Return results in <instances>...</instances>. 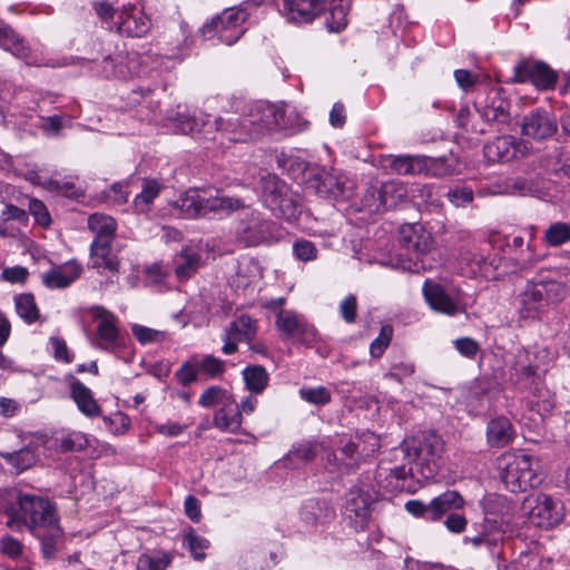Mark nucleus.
Wrapping results in <instances>:
<instances>
[{"label":"nucleus","instance_id":"obj_1","mask_svg":"<svg viewBox=\"0 0 570 570\" xmlns=\"http://www.w3.org/2000/svg\"><path fill=\"white\" fill-rule=\"evenodd\" d=\"M240 100L230 102L233 114L217 117L209 121L208 115H190L185 111H171L167 119L176 132L184 135H202L205 139H216L219 134L234 142L257 140L265 135L281 132L286 129L284 107L268 101H255L240 108Z\"/></svg>","mask_w":570,"mask_h":570},{"label":"nucleus","instance_id":"obj_2","mask_svg":"<svg viewBox=\"0 0 570 570\" xmlns=\"http://www.w3.org/2000/svg\"><path fill=\"white\" fill-rule=\"evenodd\" d=\"M443 448L442 438L431 431L404 441L401 451L406 463L394 468L380 465L375 474L377 487L392 492L402 489L409 476L419 481L434 479L441 466Z\"/></svg>","mask_w":570,"mask_h":570},{"label":"nucleus","instance_id":"obj_3","mask_svg":"<svg viewBox=\"0 0 570 570\" xmlns=\"http://www.w3.org/2000/svg\"><path fill=\"white\" fill-rule=\"evenodd\" d=\"M7 525L13 530L27 528L39 537L43 528L57 529L59 515L55 502L47 497L19 491L14 500L3 507ZM57 532V530H55Z\"/></svg>","mask_w":570,"mask_h":570},{"label":"nucleus","instance_id":"obj_4","mask_svg":"<svg viewBox=\"0 0 570 570\" xmlns=\"http://www.w3.org/2000/svg\"><path fill=\"white\" fill-rule=\"evenodd\" d=\"M563 275L558 269L541 271L519 294L517 312L522 320H538L550 304L567 296Z\"/></svg>","mask_w":570,"mask_h":570},{"label":"nucleus","instance_id":"obj_5","mask_svg":"<svg viewBox=\"0 0 570 570\" xmlns=\"http://www.w3.org/2000/svg\"><path fill=\"white\" fill-rule=\"evenodd\" d=\"M484 513L480 532L474 537H465L464 542L479 548L485 546L489 553L494 554L503 534L511 529L514 505L501 494H488L481 501Z\"/></svg>","mask_w":570,"mask_h":570},{"label":"nucleus","instance_id":"obj_6","mask_svg":"<svg viewBox=\"0 0 570 570\" xmlns=\"http://www.w3.org/2000/svg\"><path fill=\"white\" fill-rule=\"evenodd\" d=\"M94 9L108 28L120 36L139 38L150 30L151 21L142 4L127 2L115 8L100 1L94 4Z\"/></svg>","mask_w":570,"mask_h":570},{"label":"nucleus","instance_id":"obj_7","mask_svg":"<svg viewBox=\"0 0 570 570\" xmlns=\"http://www.w3.org/2000/svg\"><path fill=\"white\" fill-rule=\"evenodd\" d=\"M500 478L512 493L525 492L540 484L539 460L522 452H507L498 460Z\"/></svg>","mask_w":570,"mask_h":570},{"label":"nucleus","instance_id":"obj_8","mask_svg":"<svg viewBox=\"0 0 570 570\" xmlns=\"http://www.w3.org/2000/svg\"><path fill=\"white\" fill-rule=\"evenodd\" d=\"M257 8L256 2L244 1L239 6L225 9L205 22L199 32L205 40L217 36L220 42L232 46L244 35V24Z\"/></svg>","mask_w":570,"mask_h":570},{"label":"nucleus","instance_id":"obj_9","mask_svg":"<svg viewBox=\"0 0 570 570\" xmlns=\"http://www.w3.org/2000/svg\"><path fill=\"white\" fill-rule=\"evenodd\" d=\"M88 228L96 235L90 246L91 267L108 271L112 274L119 271V261L111 255L117 223L106 214L95 213L88 217Z\"/></svg>","mask_w":570,"mask_h":570},{"label":"nucleus","instance_id":"obj_10","mask_svg":"<svg viewBox=\"0 0 570 570\" xmlns=\"http://www.w3.org/2000/svg\"><path fill=\"white\" fill-rule=\"evenodd\" d=\"M401 252L395 268L410 273H420L428 268L424 257L431 250L433 240L429 233L417 225H404L400 228Z\"/></svg>","mask_w":570,"mask_h":570},{"label":"nucleus","instance_id":"obj_11","mask_svg":"<svg viewBox=\"0 0 570 570\" xmlns=\"http://www.w3.org/2000/svg\"><path fill=\"white\" fill-rule=\"evenodd\" d=\"M303 179L304 190L321 198L347 199L352 195L353 183L334 168L308 167Z\"/></svg>","mask_w":570,"mask_h":570},{"label":"nucleus","instance_id":"obj_12","mask_svg":"<svg viewBox=\"0 0 570 570\" xmlns=\"http://www.w3.org/2000/svg\"><path fill=\"white\" fill-rule=\"evenodd\" d=\"M262 197L264 205L276 217L294 220L301 213L299 197L288 185L275 175L261 178Z\"/></svg>","mask_w":570,"mask_h":570},{"label":"nucleus","instance_id":"obj_13","mask_svg":"<svg viewBox=\"0 0 570 570\" xmlns=\"http://www.w3.org/2000/svg\"><path fill=\"white\" fill-rule=\"evenodd\" d=\"M422 294L429 307L436 313L455 316L466 312L468 296L455 285L445 286L426 279L422 286Z\"/></svg>","mask_w":570,"mask_h":570},{"label":"nucleus","instance_id":"obj_14","mask_svg":"<svg viewBox=\"0 0 570 570\" xmlns=\"http://www.w3.org/2000/svg\"><path fill=\"white\" fill-rule=\"evenodd\" d=\"M379 490L361 482L353 487L346 494L343 518L355 531H363L370 521L371 504L379 497Z\"/></svg>","mask_w":570,"mask_h":570},{"label":"nucleus","instance_id":"obj_15","mask_svg":"<svg viewBox=\"0 0 570 570\" xmlns=\"http://www.w3.org/2000/svg\"><path fill=\"white\" fill-rule=\"evenodd\" d=\"M178 206L187 217H198L209 213L230 214L244 204L234 197L206 196L198 191H189L179 198Z\"/></svg>","mask_w":570,"mask_h":570},{"label":"nucleus","instance_id":"obj_16","mask_svg":"<svg viewBox=\"0 0 570 570\" xmlns=\"http://www.w3.org/2000/svg\"><path fill=\"white\" fill-rule=\"evenodd\" d=\"M460 269L464 275L476 277L481 276L487 279H495L500 277L503 265L502 257L497 254H488L484 247H472L460 254Z\"/></svg>","mask_w":570,"mask_h":570},{"label":"nucleus","instance_id":"obj_17","mask_svg":"<svg viewBox=\"0 0 570 570\" xmlns=\"http://www.w3.org/2000/svg\"><path fill=\"white\" fill-rule=\"evenodd\" d=\"M523 510L530 523L546 529L558 524L563 518V507L560 501L546 493L528 497L523 502Z\"/></svg>","mask_w":570,"mask_h":570},{"label":"nucleus","instance_id":"obj_18","mask_svg":"<svg viewBox=\"0 0 570 570\" xmlns=\"http://www.w3.org/2000/svg\"><path fill=\"white\" fill-rule=\"evenodd\" d=\"M96 73L106 79H130L139 75L140 57L137 52L119 51L106 56L101 62L95 65Z\"/></svg>","mask_w":570,"mask_h":570},{"label":"nucleus","instance_id":"obj_19","mask_svg":"<svg viewBox=\"0 0 570 570\" xmlns=\"http://www.w3.org/2000/svg\"><path fill=\"white\" fill-rule=\"evenodd\" d=\"M275 326L284 336L311 345L317 337L316 328L307 322L304 315L293 309H281L276 314Z\"/></svg>","mask_w":570,"mask_h":570},{"label":"nucleus","instance_id":"obj_20","mask_svg":"<svg viewBox=\"0 0 570 570\" xmlns=\"http://www.w3.org/2000/svg\"><path fill=\"white\" fill-rule=\"evenodd\" d=\"M96 326V344L98 347L115 352L125 345V338L118 328L117 317L109 311L96 306L92 308Z\"/></svg>","mask_w":570,"mask_h":570},{"label":"nucleus","instance_id":"obj_21","mask_svg":"<svg viewBox=\"0 0 570 570\" xmlns=\"http://www.w3.org/2000/svg\"><path fill=\"white\" fill-rule=\"evenodd\" d=\"M557 131L558 120L556 115L544 108H535L522 118L521 132L533 140H548Z\"/></svg>","mask_w":570,"mask_h":570},{"label":"nucleus","instance_id":"obj_22","mask_svg":"<svg viewBox=\"0 0 570 570\" xmlns=\"http://www.w3.org/2000/svg\"><path fill=\"white\" fill-rule=\"evenodd\" d=\"M279 14L291 23L312 22L325 10V0H278Z\"/></svg>","mask_w":570,"mask_h":570},{"label":"nucleus","instance_id":"obj_23","mask_svg":"<svg viewBox=\"0 0 570 570\" xmlns=\"http://www.w3.org/2000/svg\"><path fill=\"white\" fill-rule=\"evenodd\" d=\"M513 80L515 82H530L540 90L552 89L557 81V73L540 61H524L514 67Z\"/></svg>","mask_w":570,"mask_h":570},{"label":"nucleus","instance_id":"obj_24","mask_svg":"<svg viewBox=\"0 0 570 570\" xmlns=\"http://www.w3.org/2000/svg\"><path fill=\"white\" fill-rule=\"evenodd\" d=\"M272 223L263 219L258 212H250L237 226V237L245 246L258 245L272 235Z\"/></svg>","mask_w":570,"mask_h":570},{"label":"nucleus","instance_id":"obj_25","mask_svg":"<svg viewBox=\"0 0 570 570\" xmlns=\"http://www.w3.org/2000/svg\"><path fill=\"white\" fill-rule=\"evenodd\" d=\"M0 48L28 65H38L29 43L8 23L0 19Z\"/></svg>","mask_w":570,"mask_h":570},{"label":"nucleus","instance_id":"obj_26","mask_svg":"<svg viewBox=\"0 0 570 570\" xmlns=\"http://www.w3.org/2000/svg\"><path fill=\"white\" fill-rule=\"evenodd\" d=\"M70 397L76 403L77 409L87 417H98L102 414V409L94 397L92 391L77 377L69 381Z\"/></svg>","mask_w":570,"mask_h":570},{"label":"nucleus","instance_id":"obj_27","mask_svg":"<svg viewBox=\"0 0 570 570\" xmlns=\"http://www.w3.org/2000/svg\"><path fill=\"white\" fill-rule=\"evenodd\" d=\"M81 272L82 267L78 262L69 261L42 273L41 279L48 288H65L79 278Z\"/></svg>","mask_w":570,"mask_h":570},{"label":"nucleus","instance_id":"obj_28","mask_svg":"<svg viewBox=\"0 0 570 570\" xmlns=\"http://www.w3.org/2000/svg\"><path fill=\"white\" fill-rule=\"evenodd\" d=\"M262 278V272L252 258H243L237 264L236 273L230 278V286L236 292L245 293L252 285Z\"/></svg>","mask_w":570,"mask_h":570},{"label":"nucleus","instance_id":"obj_29","mask_svg":"<svg viewBox=\"0 0 570 570\" xmlns=\"http://www.w3.org/2000/svg\"><path fill=\"white\" fill-rule=\"evenodd\" d=\"M463 497L454 490H448L430 501L432 522L442 519L443 515L452 513L464 507Z\"/></svg>","mask_w":570,"mask_h":570},{"label":"nucleus","instance_id":"obj_30","mask_svg":"<svg viewBox=\"0 0 570 570\" xmlns=\"http://www.w3.org/2000/svg\"><path fill=\"white\" fill-rule=\"evenodd\" d=\"M243 417L235 397L223 407H219L213 417L214 426L223 432L234 433L242 426Z\"/></svg>","mask_w":570,"mask_h":570},{"label":"nucleus","instance_id":"obj_31","mask_svg":"<svg viewBox=\"0 0 570 570\" xmlns=\"http://www.w3.org/2000/svg\"><path fill=\"white\" fill-rule=\"evenodd\" d=\"M514 438V429L504 416H498L488 422L487 441L492 448H503Z\"/></svg>","mask_w":570,"mask_h":570},{"label":"nucleus","instance_id":"obj_32","mask_svg":"<svg viewBox=\"0 0 570 570\" xmlns=\"http://www.w3.org/2000/svg\"><path fill=\"white\" fill-rule=\"evenodd\" d=\"M301 520L307 527H315L320 523L328 521L333 515L334 511L324 501L316 499L306 500L299 511Z\"/></svg>","mask_w":570,"mask_h":570},{"label":"nucleus","instance_id":"obj_33","mask_svg":"<svg viewBox=\"0 0 570 570\" xmlns=\"http://www.w3.org/2000/svg\"><path fill=\"white\" fill-rule=\"evenodd\" d=\"M428 156L400 155L391 159L390 167L399 175H424Z\"/></svg>","mask_w":570,"mask_h":570},{"label":"nucleus","instance_id":"obj_34","mask_svg":"<svg viewBox=\"0 0 570 570\" xmlns=\"http://www.w3.org/2000/svg\"><path fill=\"white\" fill-rule=\"evenodd\" d=\"M425 164L424 176L436 178L454 175L459 171L460 167L459 160L453 154L438 158L428 157Z\"/></svg>","mask_w":570,"mask_h":570},{"label":"nucleus","instance_id":"obj_35","mask_svg":"<svg viewBox=\"0 0 570 570\" xmlns=\"http://www.w3.org/2000/svg\"><path fill=\"white\" fill-rule=\"evenodd\" d=\"M200 379L215 380L224 375L225 362L212 354L193 355Z\"/></svg>","mask_w":570,"mask_h":570},{"label":"nucleus","instance_id":"obj_36","mask_svg":"<svg viewBox=\"0 0 570 570\" xmlns=\"http://www.w3.org/2000/svg\"><path fill=\"white\" fill-rule=\"evenodd\" d=\"M348 0H333L325 17L326 28L331 32H340L347 26Z\"/></svg>","mask_w":570,"mask_h":570},{"label":"nucleus","instance_id":"obj_37","mask_svg":"<svg viewBox=\"0 0 570 570\" xmlns=\"http://www.w3.org/2000/svg\"><path fill=\"white\" fill-rule=\"evenodd\" d=\"M199 264V254L193 248H184L175 258V273L179 279H187L196 273Z\"/></svg>","mask_w":570,"mask_h":570},{"label":"nucleus","instance_id":"obj_38","mask_svg":"<svg viewBox=\"0 0 570 570\" xmlns=\"http://www.w3.org/2000/svg\"><path fill=\"white\" fill-rule=\"evenodd\" d=\"M246 389L254 394H261L267 386L269 375L261 365L247 366L243 370Z\"/></svg>","mask_w":570,"mask_h":570},{"label":"nucleus","instance_id":"obj_39","mask_svg":"<svg viewBox=\"0 0 570 570\" xmlns=\"http://www.w3.org/2000/svg\"><path fill=\"white\" fill-rule=\"evenodd\" d=\"M233 399L234 395L228 390L219 385H213L204 390L199 396L198 404L206 409L214 406L223 407Z\"/></svg>","mask_w":570,"mask_h":570},{"label":"nucleus","instance_id":"obj_40","mask_svg":"<svg viewBox=\"0 0 570 570\" xmlns=\"http://www.w3.org/2000/svg\"><path fill=\"white\" fill-rule=\"evenodd\" d=\"M170 563L171 556L168 552H146L138 557L136 570H166Z\"/></svg>","mask_w":570,"mask_h":570},{"label":"nucleus","instance_id":"obj_41","mask_svg":"<svg viewBox=\"0 0 570 570\" xmlns=\"http://www.w3.org/2000/svg\"><path fill=\"white\" fill-rule=\"evenodd\" d=\"M484 154L492 161H508L513 157L511 138L498 137L484 147Z\"/></svg>","mask_w":570,"mask_h":570},{"label":"nucleus","instance_id":"obj_42","mask_svg":"<svg viewBox=\"0 0 570 570\" xmlns=\"http://www.w3.org/2000/svg\"><path fill=\"white\" fill-rule=\"evenodd\" d=\"M256 331V320L247 314H242L239 317L233 321L228 327L229 334L248 342L255 337Z\"/></svg>","mask_w":570,"mask_h":570},{"label":"nucleus","instance_id":"obj_43","mask_svg":"<svg viewBox=\"0 0 570 570\" xmlns=\"http://www.w3.org/2000/svg\"><path fill=\"white\" fill-rule=\"evenodd\" d=\"M17 314L28 324L35 323L39 318V309L35 297L31 294H20L14 297Z\"/></svg>","mask_w":570,"mask_h":570},{"label":"nucleus","instance_id":"obj_44","mask_svg":"<svg viewBox=\"0 0 570 570\" xmlns=\"http://www.w3.org/2000/svg\"><path fill=\"white\" fill-rule=\"evenodd\" d=\"M53 444L62 452L81 451L88 445V440L81 432H70L56 436Z\"/></svg>","mask_w":570,"mask_h":570},{"label":"nucleus","instance_id":"obj_45","mask_svg":"<svg viewBox=\"0 0 570 570\" xmlns=\"http://www.w3.org/2000/svg\"><path fill=\"white\" fill-rule=\"evenodd\" d=\"M543 240L551 247L563 245L570 240V224L557 222L544 232Z\"/></svg>","mask_w":570,"mask_h":570},{"label":"nucleus","instance_id":"obj_46","mask_svg":"<svg viewBox=\"0 0 570 570\" xmlns=\"http://www.w3.org/2000/svg\"><path fill=\"white\" fill-rule=\"evenodd\" d=\"M160 185L156 180H148L144 184L142 190L134 199L135 209L138 213L149 210L150 204L159 195Z\"/></svg>","mask_w":570,"mask_h":570},{"label":"nucleus","instance_id":"obj_47","mask_svg":"<svg viewBox=\"0 0 570 570\" xmlns=\"http://www.w3.org/2000/svg\"><path fill=\"white\" fill-rule=\"evenodd\" d=\"M183 543L195 560H203L205 558V550L209 547V541L198 535L193 529L185 532Z\"/></svg>","mask_w":570,"mask_h":570},{"label":"nucleus","instance_id":"obj_48","mask_svg":"<svg viewBox=\"0 0 570 570\" xmlns=\"http://www.w3.org/2000/svg\"><path fill=\"white\" fill-rule=\"evenodd\" d=\"M53 528H43L40 535L37 537L41 543V551L45 558H52L57 550V541L62 534L59 521L57 522V532Z\"/></svg>","mask_w":570,"mask_h":570},{"label":"nucleus","instance_id":"obj_49","mask_svg":"<svg viewBox=\"0 0 570 570\" xmlns=\"http://www.w3.org/2000/svg\"><path fill=\"white\" fill-rule=\"evenodd\" d=\"M7 462L12 464L19 472L27 470L37 461L33 449L26 446L19 451L3 455Z\"/></svg>","mask_w":570,"mask_h":570},{"label":"nucleus","instance_id":"obj_50","mask_svg":"<svg viewBox=\"0 0 570 570\" xmlns=\"http://www.w3.org/2000/svg\"><path fill=\"white\" fill-rule=\"evenodd\" d=\"M321 450H323V445L321 443L303 441L293 446L289 455L293 459L309 462L318 455Z\"/></svg>","mask_w":570,"mask_h":570},{"label":"nucleus","instance_id":"obj_51","mask_svg":"<svg viewBox=\"0 0 570 570\" xmlns=\"http://www.w3.org/2000/svg\"><path fill=\"white\" fill-rule=\"evenodd\" d=\"M174 377L183 386H188L200 379L194 356H190L179 366Z\"/></svg>","mask_w":570,"mask_h":570},{"label":"nucleus","instance_id":"obj_52","mask_svg":"<svg viewBox=\"0 0 570 570\" xmlns=\"http://www.w3.org/2000/svg\"><path fill=\"white\" fill-rule=\"evenodd\" d=\"M298 393L302 400L317 406L325 405L332 400L331 393L325 386L302 387Z\"/></svg>","mask_w":570,"mask_h":570},{"label":"nucleus","instance_id":"obj_53","mask_svg":"<svg viewBox=\"0 0 570 570\" xmlns=\"http://www.w3.org/2000/svg\"><path fill=\"white\" fill-rule=\"evenodd\" d=\"M105 428L114 435L125 434L130 426V419L122 412H115L108 416H102Z\"/></svg>","mask_w":570,"mask_h":570},{"label":"nucleus","instance_id":"obj_54","mask_svg":"<svg viewBox=\"0 0 570 570\" xmlns=\"http://www.w3.org/2000/svg\"><path fill=\"white\" fill-rule=\"evenodd\" d=\"M446 198L455 207H466L473 202L474 193L471 187L455 185L448 190Z\"/></svg>","mask_w":570,"mask_h":570},{"label":"nucleus","instance_id":"obj_55","mask_svg":"<svg viewBox=\"0 0 570 570\" xmlns=\"http://www.w3.org/2000/svg\"><path fill=\"white\" fill-rule=\"evenodd\" d=\"M131 332L136 340L142 345L150 343H159L163 342L166 337L165 332L146 327L139 324H134L131 326Z\"/></svg>","mask_w":570,"mask_h":570},{"label":"nucleus","instance_id":"obj_56","mask_svg":"<svg viewBox=\"0 0 570 570\" xmlns=\"http://www.w3.org/2000/svg\"><path fill=\"white\" fill-rule=\"evenodd\" d=\"M43 187L47 190L57 191L60 195L71 198H77L82 195L72 180L59 181L50 178L43 183Z\"/></svg>","mask_w":570,"mask_h":570},{"label":"nucleus","instance_id":"obj_57","mask_svg":"<svg viewBox=\"0 0 570 570\" xmlns=\"http://www.w3.org/2000/svg\"><path fill=\"white\" fill-rule=\"evenodd\" d=\"M393 335V328L390 325L381 327L379 336L370 345V354L373 357H381L387 348Z\"/></svg>","mask_w":570,"mask_h":570},{"label":"nucleus","instance_id":"obj_58","mask_svg":"<svg viewBox=\"0 0 570 570\" xmlns=\"http://www.w3.org/2000/svg\"><path fill=\"white\" fill-rule=\"evenodd\" d=\"M0 552L6 557L16 560L22 556L23 544L12 535L6 534L0 539Z\"/></svg>","mask_w":570,"mask_h":570},{"label":"nucleus","instance_id":"obj_59","mask_svg":"<svg viewBox=\"0 0 570 570\" xmlns=\"http://www.w3.org/2000/svg\"><path fill=\"white\" fill-rule=\"evenodd\" d=\"M356 443H361L358 446V456H367L380 448V440L376 434L372 432H363L360 435H356Z\"/></svg>","mask_w":570,"mask_h":570},{"label":"nucleus","instance_id":"obj_60","mask_svg":"<svg viewBox=\"0 0 570 570\" xmlns=\"http://www.w3.org/2000/svg\"><path fill=\"white\" fill-rule=\"evenodd\" d=\"M293 253L298 261L309 262L317 257L315 245L307 239H298L293 244Z\"/></svg>","mask_w":570,"mask_h":570},{"label":"nucleus","instance_id":"obj_61","mask_svg":"<svg viewBox=\"0 0 570 570\" xmlns=\"http://www.w3.org/2000/svg\"><path fill=\"white\" fill-rule=\"evenodd\" d=\"M390 189L389 185L383 186L382 190H372L371 191V198L372 200L367 198V196L364 199V206L368 208L370 212H383L385 210L390 204H387V200L385 199L384 195L387 194Z\"/></svg>","mask_w":570,"mask_h":570},{"label":"nucleus","instance_id":"obj_62","mask_svg":"<svg viewBox=\"0 0 570 570\" xmlns=\"http://www.w3.org/2000/svg\"><path fill=\"white\" fill-rule=\"evenodd\" d=\"M525 357V353H520L518 355V361L512 367L511 376H515L517 382L529 381L535 374V367L523 362V358Z\"/></svg>","mask_w":570,"mask_h":570},{"label":"nucleus","instance_id":"obj_63","mask_svg":"<svg viewBox=\"0 0 570 570\" xmlns=\"http://www.w3.org/2000/svg\"><path fill=\"white\" fill-rule=\"evenodd\" d=\"M507 190L513 195H533L537 193L534 184L525 178L511 179L507 185Z\"/></svg>","mask_w":570,"mask_h":570},{"label":"nucleus","instance_id":"obj_64","mask_svg":"<svg viewBox=\"0 0 570 570\" xmlns=\"http://www.w3.org/2000/svg\"><path fill=\"white\" fill-rule=\"evenodd\" d=\"M415 371V366L412 362L404 361L400 363H395L391 366L389 373L385 374V377L393 379L397 382H403L404 379L413 375Z\"/></svg>","mask_w":570,"mask_h":570}]
</instances>
